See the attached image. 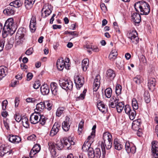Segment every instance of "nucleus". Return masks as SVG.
<instances>
[{
	"label": "nucleus",
	"mask_w": 158,
	"mask_h": 158,
	"mask_svg": "<svg viewBox=\"0 0 158 158\" xmlns=\"http://www.w3.org/2000/svg\"><path fill=\"white\" fill-rule=\"evenodd\" d=\"M134 7L137 13H133L131 15V17L135 23H139L141 21L140 15H148L150 12V6L146 2L140 1L135 3Z\"/></svg>",
	"instance_id": "obj_1"
},
{
	"label": "nucleus",
	"mask_w": 158,
	"mask_h": 158,
	"mask_svg": "<svg viewBox=\"0 0 158 158\" xmlns=\"http://www.w3.org/2000/svg\"><path fill=\"white\" fill-rule=\"evenodd\" d=\"M103 141H102L101 148L102 152V156L104 157L106 154L105 148L109 150L111 148L112 146V136L108 132H106L103 134Z\"/></svg>",
	"instance_id": "obj_2"
},
{
	"label": "nucleus",
	"mask_w": 158,
	"mask_h": 158,
	"mask_svg": "<svg viewBox=\"0 0 158 158\" xmlns=\"http://www.w3.org/2000/svg\"><path fill=\"white\" fill-rule=\"evenodd\" d=\"M13 19L11 18L8 19L5 22L2 32L3 38L6 37L7 32L12 34L15 32L16 28L13 25Z\"/></svg>",
	"instance_id": "obj_3"
},
{
	"label": "nucleus",
	"mask_w": 158,
	"mask_h": 158,
	"mask_svg": "<svg viewBox=\"0 0 158 158\" xmlns=\"http://www.w3.org/2000/svg\"><path fill=\"white\" fill-rule=\"evenodd\" d=\"M59 84L60 87L66 91L71 90L73 87V82L69 80H60Z\"/></svg>",
	"instance_id": "obj_4"
},
{
	"label": "nucleus",
	"mask_w": 158,
	"mask_h": 158,
	"mask_svg": "<svg viewBox=\"0 0 158 158\" xmlns=\"http://www.w3.org/2000/svg\"><path fill=\"white\" fill-rule=\"evenodd\" d=\"M127 36L130 39L132 43L137 44L138 43L139 38L138 36V33L136 30L129 31L127 34Z\"/></svg>",
	"instance_id": "obj_5"
},
{
	"label": "nucleus",
	"mask_w": 158,
	"mask_h": 158,
	"mask_svg": "<svg viewBox=\"0 0 158 158\" xmlns=\"http://www.w3.org/2000/svg\"><path fill=\"white\" fill-rule=\"evenodd\" d=\"M25 33V31L23 30V28H19L15 36V41L18 44L23 42L24 39Z\"/></svg>",
	"instance_id": "obj_6"
},
{
	"label": "nucleus",
	"mask_w": 158,
	"mask_h": 158,
	"mask_svg": "<svg viewBox=\"0 0 158 158\" xmlns=\"http://www.w3.org/2000/svg\"><path fill=\"white\" fill-rule=\"evenodd\" d=\"M75 83L77 89H79L85 82L84 77L81 76H77L74 78Z\"/></svg>",
	"instance_id": "obj_7"
},
{
	"label": "nucleus",
	"mask_w": 158,
	"mask_h": 158,
	"mask_svg": "<svg viewBox=\"0 0 158 158\" xmlns=\"http://www.w3.org/2000/svg\"><path fill=\"white\" fill-rule=\"evenodd\" d=\"M61 125V123H60L58 122H55L50 131V136L53 137L56 135L59 131Z\"/></svg>",
	"instance_id": "obj_8"
},
{
	"label": "nucleus",
	"mask_w": 158,
	"mask_h": 158,
	"mask_svg": "<svg viewBox=\"0 0 158 158\" xmlns=\"http://www.w3.org/2000/svg\"><path fill=\"white\" fill-rule=\"evenodd\" d=\"M158 145L156 141H153L152 142V152L153 158H158Z\"/></svg>",
	"instance_id": "obj_9"
},
{
	"label": "nucleus",
	"mask_w": 158,
	"mask_h": 158,
	"mask_svg": "<svg viewBox=\"0 0 158 158\" xmlns=\"http://www.w3.org/2000/svg\"><path fill=\"white\" fill-rule=\"evenodd\" d=\"M12 152V150L9 149V147L2 145L0 147V156L3 157L5 155H9Z\"/></svg>",
	"instance_id": "obj_10"
},
{
	"label": "nucleus",
	"mask_w": 158,
	"mask_h": 158,
	"mask_svg": "<svg viewBox=\"0 0 158 158\" xmlns=\"http://www.w3.org/2000/svg\"><path fill=\"white\" fill-rule=\"evenodd\" d=\"M40 116V113L39 112H35L31 115L30 120L32 124H36L39 122V118Z\"/></svg>",
	"instance_id": "obj_11"
},
{
	"label": "nucleus",
	"mask_w": 158,
	"mask_h": 158,
	"mask_svg": "<svg viewBox=\"0 0 158 158\" xmlns=\"http://www.w3.org/2000/svg\"><path fill=\"white\" fill-rule=\"evenodd\" d=\"M125 149L128 153L131 152L135 153L136 151L135 146L132 143H130L129 141H127L125 144Z\"/></svg>",
	"instance_id": "obj_12"
},
{
	"label": "nucleus",
	"mask_w": 158,
	"mask_h": 158,
	"mask_svg": "<svg viewBox=\"0 0 158 158\" xmlns=\"http://www.w3.org/2000/svg\"><path fill=\"white\" fill-rule=\"evenodd\" d=\"M119 101L118 98L113 96L110 98L109 103V108H114L116 107Z\"/></svg>",
	"instance_id": "obj_13"
},
{
	"label": "nucleus",
	"mask_w": 158,
	"mask_h": 158,
	"mask_svg": "<svg viewBox=\"0 0 158 158\" xmlns=\"http://www.w3.org/2000/svg\"><path fill=\"white\" fill-rule=\"evenodd\" d=\"M3 13L7 15H11L14 14L15 12L14 7L11 5L7 6L3 11Z\"/></svg>",
	"instance_id": "obj_14"
},
{
	"label": "nucleus",
	"mask_w": 158,
	"mask_h": 158,
	"mask_svg": "<svg viewBox=\"0 0 158 158\" xmlns=\"http://www.w3.org/2000/svg\"><path fill=\"white\" fill-rule=\"evenodd\" d=\"M100 76L99 75L96 76L94 82L93 91H96L98 89L100 84Z\"/></svg>",
	"instance_id": "obj_15"
},
{
	"label": "nucleus",
	"mask_w": 158,
	"mask_h": 158,
	"mask_svg": "<svg viewBox=\"0 0 158 158\" xmlns=\"http://www.w3.org/2000/svg\"><path fill=\"white\" fill-rule=\"evenodd\" d=\"M70 118L66 117L65 120L62 123V127L63 129L65 131H67L69 130L70 125V123H69Z\"/></svg>",
	"instance_id": "obj_16"
},
{
	"label": "nucleus",
	"mask_w": 158,
	"mask_h": 158,
	"mask_svg": "<svg viewBox=\"0 0 158 158\" xmlns=\"http://www.w3.org/2000/svg\"><path fill=\"white\" fill-rule=\"evenodd\" d=\"M141 123V121L140 119H138L134 120L132 125V129L135 131H138L140 129Z\"/></svg>",
	"instance_id": "obj_17"
},
{
	"label": "nucleus",
	"mask_w": 158,
	"mask_h": 158,
	"mask_svg": "<svg viewBox=\"0 0 158 158\" xmlns=\"http://www.w3.org/2000/svg\"><path fill=\"white\" fill-rule=\"evenodd\" d=\"M98 102L97 106L99 110L102 113L106 112L107 110L106 106L102 101H100Z\"/></svg>",
	"instance_id": "obj_18"
},
{
	"label": "nucleus",
	"mask_w": 158,
	"mask_h": 158,
	"mask_svg": "<svg viewBox=\"0 0 158 158\" xmlns=\"http://www.w3.org/2000/svg\"><path fill=\"white\" fill-rule=\"evenodd\" d=\"M65 61H64L63 58H61L57 60L56 63V66L58 69L61 71L63 70L64 67Z\"/></svg>",
	"instance_id": "obj_19"
},
{
	"label": "nucleus",
	"mask_w": 158,
	"mask_h": 158,
	"mask_svg": "<svg viewBox=\"0 0 158 158\" xmlns=\"http://www.w3.org/2000/svg\"><path fill=\"white\" fill-rule=\"evenodd\" d=\"M36 20L35 17L33 16L31 20L29 26L30 28L31 32H34L36 30Z\"/></svg>",
	"instance_id": "obj_20"
},
{
	"label": "nucleus",
	"mask_w": 158,
	"mask_h": 158,
	"mask_svg": "<svg viewBox=\"0 0 158 158\" xmlns=\"http://www.w3.org/2000/svg\"><path fill=\"white\" fill-rule=\"evenodd\" d=\"M40 91L43 95H48L50 91L49 87L47 84L42 85L40 87Z\"/></svg>",
	"instance_id": "obj_21"
},
{
	"label": "nucleus",
	"mask_w": 158,
	"mask_h": 158,
	"mask_svg": "<svg viewBox=\"0 0 158 158\" xmlns=\"http://www.w3.org/2000/svg\"><path fill=\"white\" fill-rule=\"evenodd\" d=\"M9 140L13 143H18L21 141V138L18 136L10 135L8 138Z\"/></svg>",
	"instance_id": "obj_22"
},
{
	"label": "nucleus",
	"mask_w": 158,
	"mask_h": 158,
	"mask_svg": "<svg viewBox=\"0 0 158 158\" xmlns=\"http://www.w3.org/2000/svg\"><path fill=\"white\" fill-rule=\"evenodd\" d=\"M51 90L52 94L56 95L58 94L57 84L55 82H52L50 84Z\"/></svg>",
	"instance_id": "obj_23"
},
{
	"label": "nucleus",
	"mask_w": 158,
	"mask_h": 158,
	"mask_svg": "<svg viewBox=\"0 0 158 158\" xmlns=\"http://www.w3.org/2000/svg\"><path fill=\"white\" fill-rule=\"evenodd\" d=\"M106 74V77L110 80H113L115 76L114 71L111 69L108 70Z\"/></svg>",
	"instance_id": "obj_24"
},
{
	"label": "nucleus",
	"mask_w": 158,
	"mask_h": 158,
	"mask_svg": "<svg viewBox=\"0 0 158 158\" xmlns=\"http://www.w3.org/2000/svg\"><path fill=\"white\" fill-rule=\"evenodd\" d=\"M114 148L118 150L122 149L123 148V146L121 142L117 139H115L114 140Z\"/></svg>",
	"instance_id": "obj_25"
},
{
	"label": "nucleus",
	"mask_w": 158,
	"mask_h": 158,
	"mask_svg": "<svg viewBox=\"0 0 158 158\" xmlns=\"http://www.w3.org/2000/svg\"><path fill=\"white\" fill-rule=\"evenodd\" d=\"M48 146L49 150L51 155L52 156H55L56 155V152L55 149V146L54 143H49Z\"/></svg>",
	"instance_id": "obj_26"
},
{
	"label": "nucleus",
	"mask_w": 158,
	"mask_h": 158,
	"mask_svg": "<svg viewBox=\"0 0 158 158\" xmlns=\"http://www.w3.org/2000/svg\"><path fill=\"white\" fill-rule=\"evenodd\" d=\"M116 67L119 69H123L124 68V63L123 61L120 58L116 60Z\"/></svg>",
	"instance_id": "obj_27"
},
{
	"label": "nucleus",
	"mask_w": 158,
	"mask_h": 158,
	"mask_svg": "<svg viewBox=\"0 0 158 158\" xmlns=\"http://www.w3.org/2000/svg\"><path fill=\"white\" fill-rule=\"evenodd\" d=\"M156 80L154 78L150 79L148 81V86L150 90L153 89L156 85Z\"/></svg>",
	"instance_id": "obj_28"
},
{
	"label": "nucleus",
	"mask_w": 158,
	"mask_h": 158,
	"mask_svg": "<svg viewBox=\"0 0 158 158\" xmlns=\"http://www.w3.org/2000/svg\"><path fill=\"white\" fill-rule=\"evenodd\" d=\"M35 0H25L24 2L26 8L30 9L32 7Z\"/></svg>",
	"instance_id": "obj_29"
},
{
	"label": "nucleus",
	"mask_w": 158,
	"mask_h": 158,
	"mask_svg": "<svg viewBox=\"0 0 158 158\" xmlns=\"http://www.w3.org/2000/svg\"><path fill=\"white\" fill-rule=\"evenodd\" d=\"M65 108L63 107H59L57 110L56 112V116L60 117L61 115L64 113Z\"/></svg>",
	"instance_id": "obj_30"
},
{
	"label": "nucleus",
	"mask_w": 158,
	"mask_h": 158,
	"mask_svg": "<svg viewBox=\"0 0 158 158\" xmlns=\"http://www.w3.org/2000/svg\"><path fill=\"white\" fill-rule=\"evenodd\" d=\"M22 121L24 127L26 128L29 127V125L28 121V118H27L26 116H22Z\"/></svg>",
	"instance_id": "obj_31"
},
{
	"label": "nucleus",
	"mask_w": 158,
	"mask_h": 158,
	"mask_svg": "<svg viewBox=\"0 0 158 158\" xmlns=\"http://www.w3.org/2000/svg\"><path fill=\"white\" fill-rule=\"evenodd\" d=\"M116 106L117 112L119 113H120L123 110L124 106V103L122 102H118Z\"/></svg>",
	"instance_id": "obj_32"
},
{
	"label": "nucleus",
	"mask_w": 158,
	"mask_h": 158,
	"mask_svg": "<svg viewBox=\"0 0 158 158\" xmlns=\"http://www.w3.org/2000/svg\"><path fill=\"white\" fill-rule=\"evenodd\" d=\"M7 70L6 67H0V81L6 75Z\"/></svg>",
	"instance_id": "obj_33"
},
{
	"label": "nucleus",
	"mask_w": 158,
	"mask_h": 158,
	"mask_svg": "<svg viewBox=\"0 0 158 158\" xmlns=\"http://www.w3.org/2000/svg\"><path fill=\"white\" fill-rule=\"evenodd\" d=\"M46 107L44 102H41L38 103L36 106V109L39 111H41Z\"/></svg>",
	"instance_id": "obj_34"
},
{
	"label": "nucleus",
	"mask_w": 158,
	"mask_h": 158,
	"mask_svg": "<svg viewBox=\"0 0 158 158\" xmlns=\"http://www.w3.org/2000/svg\"><path fill=\"white\" fill-rule=\"evenodd\" d=\"M91 144L90 143L88 142V141H87L86 142H85L84 143L82 147V149L83 151L85 152L86 151H88L89 148H91V147H90Z\"/></svg>",
	"instance_id": "obj_35"
},
{
	"label": "nucleus",
	"mask_w": 158,
	"mask_h": 158,
	"mask_svg": "<svg viewBox=\"0 0 158 158\" xmlns=\"http://www.w3.org/2000/svg\"><path fill=\"white\" fill-rule=\"evenodd\" d=\"M10 5L13 6L14 8H18L22 5L21 2L19 0H15L10 3Z\"/></svg>",
	"instance_id": "obj_36"
},
{
	"label": "nucleus",
	"mask_w": 158,
	"mask_h": 158,
	"mask_svg": "<svg viewBox=\"0 0 158 158\" xmlns=\"http://www.w3.org/2000/svg\"><path fill=\"white\" fill-rule=\"evenodd\" d=\"M105 95L107 98H110L112 95V90L110 88H107L105 91Z\"/></svg>",
	"instance_id": "obj_37"
},
{
	"label": "nucleus",
	"mask_w": 158,
	"mask_h": 158,
	"mask_svg": "<svg viewBox=\"0 0 158 158\" xmlns=\"http://www.w3.org/2000/svg\"><path fill=\"white\" fill-rule=\"evenodd\" d=\"M101 155L100 149L99 148H97L94 151V158H100Z\"/></svg>",
	"instance_id": "obj_38"
},
{
	"label": "nucleus",
	"mask_w": 158,
	"mask_h": 158,
	"mask_svg": "<svg viewBox=\"0 0 158 158\" xmlns=\"http://www.w3.org/2000/svg\"><path fill=\"white\" fill-rule=\"evenodd\" d=\"M52 9L49 8L48 7L44 11L45 15L44 16L43 13H42V16H43V17L44 18L46 17L47 16H49L52 13Z\"/></svg>",
	"instance_id": "obj_39"
},
{
	"label": "nucleus",
	"mask_w": 158,
	"mask_h": 158,
	"mask_svg": "<svg viewBox=\"0 0 158 158\" xmlns=\"http://www.w3.org/2000/svg\"><path fill=\"white\" fill-rule=\"evenodd\" d=\"M132 105L133 110H137L138 108V105L137 101L135 98H133L132 100Z\"/></svg>",
	"instance_id": "obj_40"
},
{
	"label": "nucleus",
	"mask_w": 158,
	"mask_h": 158,
	"mask_svg": "<svg viewBox=\"0 0 158 158\" xmlns=\"http://www.w3.org/2000/svg\"><path fill=\"white\" fill-rule=\"evenodd\" d=\"M81 65L83 70L84 71H86L87 68V66L88 65V63L87 62V59H84L83 60Z\"/></svg>",
	"instance_id": "obj_41"
},
{
	"label": "nucleus",
	"mask_w": 158,
	"mask_h": 158,
	"mask_svg": "<svg viewBox=\"0 0 158 158\" xmlns=\"http://www.w3.org/2000/svg\"><path fill=\"white\" fill-rule=\"evenodd\" d=\"M63 143V142L61 140L57 141L56 144V148L59 150H61L64 148Z\"/></svg>",
	"instance_id": "obj_42"
},
{
	"label": "nucleus",
	"mask_w": 158,
	"mask_h": 158,
	"mask_svg": "<svg viewBox=\"0 0 158 158\" xmlns=\"http://www.w3.org/2000/svg\"><path fill=\"white\" fill-rule=\"evenodd\" d=\"M39 122L40 124H41L42 125H44L46 122V118L45 116L43 115H41L40 114V116L39 118Z\"/></svg>",
	"instance_id": "obj_43"
},
{
	"label": "nucleus",
	"mask_w": 158,
	"mask_h": 158,
	"mask_svg": "<svg viewBox=\"0 0 158 158\" xmlns=\"http://www.w3.org/2000/svg\"><path fill=\"white\" fill-rule=\"evenodd\" d=\"M86 91L87 90L86 89H84L82 93L79 96L77 97L76 99V100L78 101L80 100L84 99L85 98Z\"/></svg>",
	"instance_id": "obj_44"
},
{
	"label": "nucleus",
	"mask_w": 158,
	"mask_h": 158,
	"mask_svg": "<svg viewBox=\"0 0 158 158\" xmlns=\"http://www.w3.org/2000/svg\"><path fill=\"white\" fill-rule=\"evenodd\" d=\"M122 86L119 84H117L115 87V93L117 96L120 94L121 93Z\"/></svg>",
	"instance_id": "obj_45"
},
{
	"label": "nucleus",
	"mask_w": 158,
	"mask_h": 158,
	"mask_svg": "<svg viewBox=\"0 0 158 158\" xmlns=\"http://www.w3.org/2000/svg\"><path fill=\"white\" fill-rule=\"evenodd\" d=\"M128 114L129 115L130 119L132 120L134 119L136 116V111L135 110H132Z\"/></svg>",
	"instance_id": "obj_46"
},
{
	"label": "nucleus",
	"mask_w": 158,
	"mask_h": 158,
	"mask_svg": "<svg viewBox=\"0 0 158 158\" xmlns=\"http://www.w3.org/2000/svg\"><path fill=\"white\" fill-rule=\"evenodd\" d=\"M144 99L145 102L147 103H149L151 100L150 94L148 92H146L144 93Z\"/></svg>",
	"instance_id": "obj_47"
},
{
	"label": "nucleus",
	"mask_w": 158,
	"mask_h": 158,
	"mask_svg": "<svg viewBox=\"0 0 158 158\" xmlns=\"http://www.w3.org/2000/svg\"><path fill=\"white\" fill-rule=\"evenodd\" d=\"M73 137H71V136H70L67 138L68 141L69 143V146L67 147V149H70L71 148H70V145H74V144L75 143L73 141Z\"/></svg>",
	"instance_id": "obj_48"
},
{
	"label": "nucleus",
	"mask_w": 158,
	"mask_h": 158,
	"mask_svg": "<svg viewBox=\"0 0 158 158\" xmlns=\"http://www.w3.org/2000/svg\"><path fill=\"white\" fill-rule=\"evenodd\" d=\"M88 151V156L89 158H94V151L93 148H89Z\"/></svg>",
	"instance_id": "obj_49"
},
{
	"label": "nucleus",
	"mask_w": 158,
	"mask_h": 158,
	"mask_svg": "<svg viewBox=\"0 0 158 158\" xmlns=\"http://www.w3.org/2000/svg\"><path fill=\"white\" fill-rule=\"evenodd\" d=\"M45 105H46L47 107L46 106L45 108H47L49 110H50L52 108V104L49 101H46L44 102Z\"/></svg>",
	"instance_id": "obj_50"
},
{
	"label": "nucleus",
	"mask_w": 158,
	"mask_h": 158,
	"mask_svg": "<svg viewBox=\"0 0 158 158\" xmlns=\"http://www.w3.org/2000/svg\"><path fill=\"white\" fill-rule=\"evenodd\" d=\"M141 77L139 76H137L134 77L133 79V81L137 84H139L141 82Z\"/></svg>",
	"instance_id": "obj_51"
},
{
	"label": "nucleus",
	"mask_w": 158,
	"mask_h": 158,
	"mask_svg": "<svg viewBox=\"0 0 158 158\" xmlns=\"http://www.w3.org/2000/svg\"><path fill=\"white\" fill-rule=\"evenodd\" d=\"M14 117L15 120L18 122H19L21 120L22 117H21L20 114L18 113H16L15 116Z\"/></svg>",
	"instance_id": "obj_52"
},
{
	"label": "nucleus",
	"mask_w": 158,
	"mask_h": 158,
	"mask_svg": "<svg viewBox=\"0 0 158 158\" xmlns=\"http://www.w3.org/2000/svg\"><path fill=\"white\" fill-rule=\"evenodd\" d=\"M32 148L35 151V153H38L40 150V146L39 144H36Z\"/></svg>",
	"instance_id": "obj_53"
},
{
	"label": "nucleus",
	"mask_w": 158,
	"mask_h": 158,
	"mask_svg": "<svg viewBox=\"0 0 158 158\" xmlns=\"http://www.w3.org/2000/svg\"><path fill=\"white\" fill-rule=\"evenodd\" d=\"M124 110L126 113L128 114L132 110L129 105H127L124 107Z\"/></svg>",
	"instance_id": "obj_54"
},
{
	"label": "nucleus",
	"mask_w": 158,
	"mask_h": 158,
	"mask_svg": "<svg viewBox=\"0 0 158 158\" xmlns=\"http://www.w3.org/2000/svg\"><path fill=\"white\" fill-rule=\"evenodd\" d=\"M5 42V40L4 39L0 40V52L3 49Z\"/></svg>",
	"instance_id": "obj_55"
},
{
	"label": "nucleus",
	"mask_w": 158,
	"mask_h": 158,
	"mask_svg": "<svg viewBox=\"0 0 158 158\" xmlns=\"http://www.w3.org/2000/svg\"><path fill=\"white\" fill-rule=\"evenodd\" d=\"M7 104L8 102L7 100H5L2 102V109L3 110H5L6 109V107Z\"/></svg>",
	"instance_id": "obj_56"
},
{
	"label": "nucleus",
	"mask_w": 158,
	"mask_h": 158,
	"mask_svg": "<svg viewBox=\"0 0 158 158\" xmlns=\"http://www.w3.org/2000/svg\"><path fill=\"white\" fill-rule=\"evenodd\" d=\"M39 82V81H35L33 85V87L35 89H38L40 86V84Z\"/></svg>",
	"instance_id": "obj_57"
},
{
	"label": "nucleus",
	"mask_w": 158,
	"mask_h": 158,
	"mask_svg": "<svg viewBox=\"0 0 158 158\" xmlns=\"http://www.w3.org/2000/svg\"><path fill=\"white\" fill-rule=\"evenodd\" d=\"M33 49L32 48H30L28 49L25 52V54L27 55H30L31 54L33 53Z\"/></svg>",
	"instance_id": "obj_58"
},
{
	"label": "nucleus",
	"mask_w": 158,
	"mask_h": 158,
	"mask_svg": "<svg viewBox=\"0 0 158 158\" xmlns=\"http://www.w3.org/2000/svg\"><path fill=\"white\" fill-rule=\"evenodd\" d=\"M100 7L102 10L103 11L106 12L107 10V8L105 4L104 3H101V4Z\"/></svg>",
	"instance_id": "obj_59"
},
{
	"label": "nucleus",
	"mask_w": 158,
	"mask_h": 158,
	"mask_svg": "<svg viewBox=\"0 0 158 158\" xmlns=\"http://www.w3.org/2000/svg\"><path fill=\"white\" fill-rule=\"evenodd\" d=\"M117 56L116 55H112L111 53L109 54V58L111 61H114L116 58Z\"/></svg>",
	"instance_id": "obj_60"
},
{
	"label": "nucleus",
	"mask_w": 158,
	"mask_h": 158,
	"mask_svg": "<svg viewBox=\"0 0 158 158\" xmlns=\"http://www.w3.org/2000/svg\"><path fill=\"white\" fill-rule=\"evenodd\" d=\"M33 77V74L32 73H29L27 75V80L29 81Z\"/></svg>",
	"instance_id": "obj_61"
},
{
	"label": "nucleus",
	"mask_w": 158,
	"mask_h": 158,
	"mask_svg": "<svg viewBox=\"0 0 158 158\" xmlns=\"http://www.w3.org/2000/svg\"><path fill=\"white\" fill-rule=\"evenodd\" d=\"M36 101V99L34 98H28L26 99V101L27 102H35Z\"/></svg>",
	"instance_id": "obj_62"
},
{
	"label": "nucleus",
	"mask_w": 158,
	"mask_h": 158,
	"mask_svg": "<svg viewBox=\"0 0 158 158\" xmlns=\"http://www.w3.org/2000/svg\"><path fill=\"white\" fill-rule=\"evenodd\" d=\"M36 136L35 135H32L27 138V140H29L34 141L35 140Z\"/></svg>",
	"instance_id": "obj_63"
},
{
	"label": "nucleus",
	"mask_w": 158,
	"mask_h": 158,
	"mask_svg": "<svg viewBox=\"0 0 158 158\" xmlns=\"http://www.w3.org/2000/svg\"><path fill=\"white\" fill-rule=\"evenodd\" d=\"M37 153H35V151L34 150H33V149L32 148L30 152L29 156L31 158H32L35 156Z\"/></svg>",
	"instance_id": "obj_64"
}]
</instances>
